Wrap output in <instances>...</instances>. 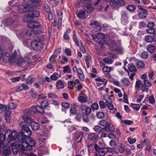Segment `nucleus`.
<instances>
[{"label":"nucleus","instance_id":"obj_40","mask_svg":"<svg viewBox=\"0 0 156 156\" xmlns=\"http://www.w3.org/2000/svg\"><path fill=\"white\" fill-rule=\"evenodd\" d=\"M25 81L27 84H31L33 83V78L31 76H29L26 79Z\"/></svg>","mask_w":156,"mask_h":156},{"label":"nucleus","instance_id":"obj_16","mask_svg":"<svg viewBox=\"0 0 156 156\" xmlns=\"http://www.w3.org/2000/svg\"><path fill=\"white\" fill-rule=\"evenodd\" d=\"M77 17L79 19H84L86 18V13L84 10L81 9L76 13Z\"/></svg>","mask_w":156,"mask_h":156},{"label":"nucleus","instance_id":"obj_36","mask_svg":"<svg viewBox=\"0 0 156 156\" xmlns=\"http://www.w3.org/2000/svg\"><path fill=\"white\" fill-rule=\"evenodd\" d=\"M98 37L100 40H101V41L103 42L104 40L105 37V35L101 33H98L97 34Z\"/></svg>","mask_w":156,"mask_h":156},{"label":"nucleus","instance_id":"obj_61","mask_svg":"<svg viewBox=\"0 0 156 156\" xmlns=\"http://www.w3.org/2000/svg\"><path fill=\"white\" fill-rule=\"evenodd\" d=\"M125 0H117L118 5L119 6H122L125 5L124 1Z\"/></svg>","mask_w":156,"mask_h":156},{"label":"nucleus","instance_id":"obj_22","mask_svg":"<svg viewBox=\"0 0 156 156\" xmlns=\"http://www.w3.org/2000/svg\"><path fill=\"white\" fill-rule=\"evenodd\" d=\"M106 41L107 39L105 38V40H104V41L109 47H112L115 44V41L113 40H109L108 42H107Z\"/></svg>","mask_w":156,"mask_h":156},{"label":"nucleus","instance_id":"obj_49","mask_svg":"<svg viewBox=\"0 0 156 156\" xmlns=\"http://www.w3.org/2000/svg\"><path fill=\"white\" fill-rule=\"evenodd\" d=\"M76 108L74 107H71L70 109V112L71 114L73 115H76L77 113Z\"/></svg>","mask_w":156,"mask_h":156},{"label":"nucleus","instance_id":"obj_46","mask_svg":"<svg viewBox=\"0 0 156 156\" xmlns=\"http://www.w3.org/2000/svg\"><path fill=\"white\" fill-rule=\"evenodd\" d=\"M97 116L99 119H102L105 116L104 113L103 112H99L97 113Z\"/></svg>","mask_w":156,"mask_h":156},{"label":"nucleus","instance_id":"obj_60","mask_svg":"<svg viewBox=\"0 0 156 156\" xmlns=\"http://www.w3.org/2000/svg\"><path fill=\"white\" fill-rule=\"evenodd\" d=\"M44 9L47 12H51V9L49 5L47 3H45L44 4Z\"/></svg>","mask_w":156,"mask_h":156},{"label":"nucleus","instance_id":"obj_13","mask_svg":"<svg viewBox=\"0 0 156 156\" xmlns=\"http://www.w3.org/2000/svg\"><path fill=\"white\" fill-rule=\"evenodd\" d=\"M98 136L95 133H90L87 135V139L89 141L93 142L96 141L98 139Z\"/></svg>","mask_w":156,"mask_h":156},{"label":"nucleus","instance_id":"obj_3","mask_svg":"<svg viewBox=\"0 0 156 156\" xmlns=\"http://www.w3.org/2000/svg\"><path fill=\"white\" fill-rule=\"evenodd\" d=\"M16 55L17 52L15 51L12 54V57L10 61V64L15 65L17 66H20L24 65L28 66L31 64V60L29 58L26 57L23 58L20 57L16 59Z\"/></svg>","mask_w":156,"mask_h":156},{"label":"nucleus","instance_id":"obj_31","mask_svg":"<svg viewBox=\"0 0 156 156\" xmlns=\"http://www.w3.org/2000/svg\"><path fill=\"white\" fill-rule=\"evenodd\" d=\"M48 97L52 99H56L58 98V96L52 93H49L48 94Z\"/></svg>","mask_w":156,"mask_h":156},{"label":"nucleus","instance_id":"obj_23","mask_svg":"<svg viewBox=\"0 0 156 156\" xmlns=\"http://www.w3.org/2000/svg\"><path fill=\"white\" fill-rule=\"evenodd\" d=\"M122 83L126 87L129 86L130 84V82L129 79L125 77H123L122 80Z\"/></svg>","mask_w":156,"mask_h":156},{"label":"nucleus","instance_id":"obj_42","mask_svg":"<svg viewBox=\"0 0 156 156\" xmlns=\"http://www.w3.org/2000/svg\"><path fill=\"white\" fill-rule=\"evenodd\" d=\"M136 66L138 68H143L144 66V64L143 62L139 61L137 62Z\"/></svg>","mask_w":156,"mask_h":156},{"label":"nucleus","instance_id":"obj_24","mask_svg":"<svg viewBox=\"0 0 156 156\" xmlns=\"http://www.w3.org/2000/svg\"><path fill=\"white\" fill-rule=\"evenodd\" d=\"M129 70L131 72H135L136 71V69L135 66L132 64H130L128 65Z\"/></svg>","mask_w":156,"mask_h":156},{"label":"nucleus","instance_id":"obj_39","mask_svg":"<svg viewBox=\"0 0 156 156\" xmlns=\"http://www.w3.org/2000/svg\"><path fill=\"white\" fill-rule=\"evenodd\" d=\"M145 40L147 42L151 43L153 41L154 39L152 36L148 35L145 37Z\"/></svg>","mask_w":156,"mask_h":156},{"label":"nucleus","instance_id":"obj_15","mask_svg":"<svg viewBox=\"0 0 156 156\" xmlns=\"http://www.w3.org/2000/svg\"><path fill=\"white\" fill-rule=\"evenodd\" d=\"M28 14L29 16H30V18H34L39 17L40 12L39 11L36 10H29Z\"/></svg>","mask_w":156,"mask_h":156},{"label":"nucleus","instance_id":"obj_27","mask_svg":"<svg viewBox=\"0 0 156 156\" xmlns=\"http://www.w3.org/2000/svg\"><path fill=\"white\" fill-rule=\"evenodd\" d=\"M36 111L41 114H44V111L43 108L39 105L36 106Z\"/></svg>","mask_w":156,"mask_h":156},{"label":"nucleus","instance_id":"obj_7","mask_svg":"<svg viewBox=\"0 0 156 156\" xmlns=\"http://www.w3.org/2000/svg\"><path fill=\"white\" fill-rule=\"evenodd\" d=\"M99 124L100 126L104 127L102 128V130H105L106 133H112L115 130V126L112 125L110 127V124L108 123L107 121L105 120H102L100 121Z\"/></svg>","mask_w":156,"mask_h":156},{"label":"nucleus","instance_id":"obj_41","mask_svg":"<svg viewBox=\"0 0 156 156\" xmlns=\"http://www.w3.org/2000/svg\"><path fill=\"white\" fill-rule=\"evenodd\" d=\"M136 8V7L133 5H129L127 7V9L130 12L134 11Z\"/></svg>","mask_w":156,"mask_h":156},{"label":"nucleus","instance_id":"obj_57","mask_svg":"<svg viewBox=\"0 0 156 156\" xmlns=\"http://www.w3.org/2000/svg\"><path fill=\"white\" fill-rule=\"evenodd\" d=\"M58 73H55L50 76V78L52 80H55L58 79Z\"/></svg>","mask_w":156,"mask_h":156},{"label":"nucleus","instance_id":"obj_5","mask_svg":"<svg viewBox=\"0 0 156 156\" xmlns=\"http://www.w3.org/2000/svg\"><path fill=\"white\" fill-rule=\"evenodd\" d=\"M91 0H81L80 2V7H82L88 13H91L94 10V9L90 4Z\"/></svg>","mask_w":156,"mask_h":156},{"label":"nucleus","instance_id":"obj_2","mask_svg":"<svg viewBox=\"0 0 156 156\" xmlns=\"http://www.w3.org/2000/svg\"><path fill=\"white\" fill-rule=\"evenodd\" d=\"M19 135V133H17L15 130H7L4 134L0 133V147L4 148L5 145L3 143V141L5 140L6 137H7V140L8 144H16L17 143V139L18 140V137Z\"/></svg>","mask_w":156,"mask_h":156},{"label":"nucleus","instance_id":"obj_50","mask_svg":"<svg viewBox=\"0 0 156 156\" xmlns=\"http://www.w3.org/2000/svg\"><path fill=\"white\" fill-rule=\"evenodd\" d=\"M73 38H74V40L75 43H76V45L78 46H80V41L79 42L78 40L77 39V37H76V36L75 33H74L73 34Z\"/></svg>","mask_w":156,"mask_h":156},{"label":"nucleus","instance_id":"obj_29","mask_svg":"<svg viewBox=\"0 0 156 156\" xmlns=\"http://www.w3.org/2000/svg\"><path fill=\"white\" fill-rule=\"evenodd\" d=\"M92 37L93 38L94 41L96 42L97 44L100 43L101 42V40H100L99 38L98 37V35L95 34H92Z\"/></svg>","mask_w":156,"mask_h":156},{"label":"nucleus","instance_id":"obj_12","mask_svg":"<svg viewBox=\"0 0 156 156\" xmlns=\"http://www.w3.org/2000/svg\"><path fill=\"white\" fill-rule=\"evenodd\" d=\"M30 9V6L26 4L18 5V10L20 12H25L28 11Z\"/></svg>","mask_w":156,"mask_h":156},{"label":"nucleus","instance_id":"obj_64","mask_svg":"<svg viewBox=\"0 0 156 156\" xmlns=\"http://www.w3.org/2000/svg\"><path fill=\"white\" fill-rule=\"evenodd\" d=\"M98 104L94 103L91 106V108L94 110H97L98 108Z\"/></svg>","mask_w":156,"mask_h":156},{"label":"nucleus","instance_id":"obj_58","mask_svg":"<svg viewBox=\"0 0 156 156\" xmlns=\"http://www.w3.org/2000/svg\"><path fill=\"white\" fill-rule=\"evenodd\" d=\"M148 54L147 52L144 51L141 55V57L143 59H146L148 56Z\"/></svg>","mask_w":156,"mask_h":156},{"label":"nucleus","instance_id":"obj_62","mask_svg":"<svg viewBox=\"0 0 156 156\" xmlns=\"http://www.w3.org/2000/svg\"><path fill=\"white\" fill-rule=\"evenodd\" d=\"M106 103H104V102L102 101H100L99 102V104L100 105V107L101 108H104L106 107Z\"/></svg>","mask_w":156,"mask_h":156},{"label":"nucleus","instance_id":"obj_45","mask_svg":"<svg viewBox=\"0 0 156 156\" xmlns=\"http://www.w3.org/2000/svg\"><path fill=\"white\" fill-rule=\"evenodd\" d=\"M70 32V30L69 29H67L64 34L63 36L64 39L66 40L69 39V37L68 36V33Z\"/></svg>","mask_w":156,"mask_h":156},{"label":"nucleus","instance_id":"obj_35","mask_svg":"<svg viewBox=\"0 0 156 156\" xmlns=\"http://www.w3.org/2000/svg\"><path fill=\"white\" fill-rule=\"evenodd\" d=\"M112 67L105 66L103 67L102 70L104 72L109 73L112 70Z\"/></svg>","mask_w":156,"mask_h":156},{"label":"nucleus","instance_id":"obj_26","mask_svg":"<svg viewBox=\"0 0 156 156\" xmlns=\"http://www.w3.org/2000/svg\"><path fill=\"white\" fill-rule=\"evenodd\" d=\"M78 101L82 102H86L87 101V98L86 95L80 96L78 98Z\"/></svg>","mask_w":156,"mask_h":156},{"label":"nucleus","instance_id":"obj_43","mask_svg":"<svg viewBox=\"0 0 156 156\" xmlns=\"http://www.w3.org/2000/svg\"><path fill=\"white\" fill-rule=\"evenodd\" d=\"M140 105L141 104H133L132 106L133 108L136 111H138L140 108Z\"/></svg>","mask_w":156,"mask_h":156},{"label":"nucleus","instance_id":"obj_59","mask_svg":"<svg viewBox=\"0 0 156 156\" xmlns=\"http://www.w3.org/2000/svg\"><path fill=\"white\" fill-rule=\"evenodd\" d=\"M155 47L154 46H150L148 47L147 50L150 53H152L154 52Z\"/></svg>","mask_w":156,"mask_h":156},{"label":"nucleus","instance_id":"obj_18","mask_svg":"<svg viewBox=\"0 0 156 156\" xmlns=\"http://www.w3.org/2000/svg\"><path fill=\"white\" fill-rule=\"evenodd\" d=\"M15 21L16 19L15 17H13L12 18L7 19L4 22V24L6 26H11L15 23Z\"/></svg>","mask_w":156,"mask_h":156},{"label":"nucleus","instance_id":"obj_20","mask_svg":"<svg viewBox=\"0 0 156 156\" xmlns=\"http://www.w3.org/2000/svg\"><path fill=\"white\" fill-rule=\"evenodd\" d=\"M64 87V83L60 80H58L56 83V88L58 90L62 89Z\"/></svg>","mask_w":156,"mask_h":156},{"label":"nucleus","instance_id":"obj_54","mask_svg":"<svg viewBox=\"0 0 156 156\" xmlns=\"http://www.w3.org/2000/svg\"><path fill=\"white\" fill-rule=\"evenodd\" d=\"M110 145L112 147L115 148L117 146V144L116 142L114 140H111L109 143Z\"/></svg>","mask_w":156,"mask_h":156},{"label":"nucleus","instance_id":"obj_25","mask_svg":"<svg viewBox=\"0 0 156 156\" xmlns=\"http://www.w3.org/2000/svg\"><path fill=\"white\" fill-rule=\"evenodd\" d=\"M114 51L117 52L118 53L122 54L124 52V50L121 46H119L116 48Z\"/></svg>","mask_w":156,"mask_h":156},{"label":"nucleus","instance_id":"obj_4","mask_svg":"<svg viewBox=\"0 0 156 156\" xmlns=\"http://www.w3.org/2000/svg\"><path fill=\"white\" fill-rule=\"evenodd\" d=\"M94 147L97 152H93V154L94 156H98V153L99 155L103 156L108 152L111 153L113 154L116 153V151L114 149L113 151H112V149L110 150V148L109 149L107 147L101 148L96 144H94Z\"/></svg>","mask_w":156,"mask_h":156},{"label":"nucleus","instance_id":"obj_38","mask_svg":"<svg viewBox=\"0 0 156 156\" xmlns=\"http://www.w3.org/2000/svg\"><path fill=\"white\" fill-rule=\"evenodd\" d=\"M36 112V105L32 106L30 108L29 112H30L31 114H33L34 113Z\"/></svg>","mask_w":156,"mask_h":156},{"label":"nucleus","instance_id":"obj_9","mask_svg":"<svg viewBox=\"0 0 156 156\" xmlns=\"http://www.w3.org/2000/svg\"><path fill=\"white\" fill-rule=\"evenodd\" d=\"M31 46L32 48L35 51H39L43 48L42 43L37 40H35L31 42Z\"/></svg>","mask_w":156,"mask_h":156},{"label":"nucleus","instance_id":"obj_21","mask_svg":"<svg viewBox=\"0 0 156 156\" xmlns=\"http://www.w3.org/2000/svg\"><path fill=\"white\" fill-rule=\"evenodd\" d=\"M90 25L93 26V27L95 29L96 31H99L101 29L99 23L96 21H94L93 23H91Z\"/></svg>","mask_w":156,"mask_h":156},{"label":"nucleus","instance_id":"obj_37","mask_svg":"<svg viewBox=\"0 0 156 156\" xmlns=\"http://www.w3.org/2000/svg\"><path fill=\"white\" fill-rule=\"evenodd\" d=\"M48 105V102L47 100H43L41 102V106L43 108H45Z\"/></svg>","mask_w":156,"mask_h":156},{"label":"nucleus","instance_id":"obj_34","mask_svg":"<svg viewBox=\"0 0 156 156\" xmlns=\"http://www.w3.org/2000/svg\"><path fill=\"white\" fill-rule=\"evenodd\" d=\"M17 37L20 39H21L23 43L25 44H27L28 42V39L24 38L23 37L20 36V34H17Z\"/></svg>","mask_w":156,"mask_h":156},{"label":"nucleus","instance_id":"obj_1","mask_svg":"<svg viewBox=\"0 0 156 156\" xmlns=\"http://www.w3.org/2000/svg\"><path fill=\"white\" fill-rule=\"evenodd\" d=\"M23 121H21L19 125L21 128V132L19 133L18 140L21 144H19V148L22 150H32L33 147L35 145V142L30 137L32 132L30 129L26 126L29 123L27 122L23 119Z\"/></svg>","mask_w":156,"mask_h":156},{"label":"nucleus","instance_id":"obj_19","mask_svg":"<svg viewBox=\"0 0 156 156\" xmlns=\"http://www.w3.org/2000/svg\"><path fill=\"white\" fill-rule=\"evenodd\" d=\"M77 73L80 80L83 81L85 79V76L82 70L80 68H78L77 69Z\"/></svg>","mask_w":156,"mask_h":156},{"label":"nucleus","instance_id":"obj_47","mask_svg":"<svg viewBox=\"0 0 156 156\" xmlns=\"http://www.w3.org/2000/svg\"><path fill=\"white\" fill-rule=\"evenodd\" d=\"M17 105L13 102L10 103L9 104V106L10 108L12 109H14L17 107Z\"/></svg>","mask_w":156,"mask_h":156},{"label":"nucleus","instance_id":"obj_52","mask_svg":"<svg viewBox=\"0 0 156 156\" xmlns=\"http://www.w3.org/2000/svg\"><path fill=\"white\" fill-rule=\"evenodd\" d=\"M144 83L145 86L147 87H150L151 83L148 80H144Z\"/></svg>","mask_w":156,"mask_h":156},{"label":"nucleus","instance_id":"obj_11","mask_svg":"<svg viewBox=\"0 0 156 156\" xmlns=\"http://www.w3.org/2000/svg\"><path fill=\"white\" fill-rule=\"evenodd\" d=\"M137 7L141 11L138 14L139 17L141 19L146 18L147 16V11L142 8L141 5H138Z\"/></svg>","mask_w":156,"mask_h":156},{"label":"nucleus","instance_id":"obj_8","mask_svg":"<svg viewBox=\"0 0 156 156\" xmlns=\"http://www.w3.org/2000/svg\"><path fill=\"white\" fill-rule=\"evenodd\" d=\"M22 118L27 122L29 123L30 125L33 130L37 131L40 129V126L39 124L37 122L33 121L30 116L27 115H24L22 116Z\"/></svg>","mask_w":156,"mask_h":156},{"label":"nucleus","instance_id":"obj_55","mask_svg":"<svg viewBox=\"0 0 156 156\" xmlns=\"http://www.w3.org/2000/svg\"><path fill=\"white\" fill-rule=\"evenodd\" d=\"M63 71L64 73H69L71 70V69L69 66H66L63 68Z\"/></svg>","mask_w":156,"mask_h":156},{"label":"nucleus","instance_id":"obj_30","mask_svg":"<svg viewBox=\"0 0 156 156\" xmlns=\"http://www.w3.org/2000/svg\"><path fill=\"white\" fill-rule=\"evenodd\" d=\"M10 150L9 148L5 149L3 151V156H9L10 153Z\"/></svg>","mask_w":156,"mask_h":156},{"label":"nucleus","instance_id":"obj_33","mask_svg":"<svg viewBox=\"0 0 156 156\" xmlns=\"http://www.w3.org/2000/svg\"><path fill=\"white\" fill-rule=\"evenodd\" d=\"M109 4L112 6L114 7H117L118 5V3L114 0H111L109 2Z\"/></svg>","mask_w":156,"mask_h":156},{"label":"nucleus","instance_id":"obj_6","mask_svg":"<svg viewBox=\"0 0 156 156\" xmlns=\"http://www.w3.org/2000/svg\"><path fill=\"white\" fill-rule=\"evenodd\" d=\"M41 32L36 29H32L26 30L23 32L18 34H20V36L23 37L25 39H29Z\"/></svg>","mask_w":156,"mask_h":156},{"label":"nucleus","instance_id":"obj_44","mask_svg":"<svg viewBox=\"0 0 156 156\" xmlns=\"http://www.w3.org/2000/svg\"><path fill=\"white\" fill-rule=\"evenodd\" d=\"M121 18H128V14L125 11H122L121 12Z\"/></svg>","mask_w":156,"mask_h":156},{"label":"nucleus","instance_id":"obj_17","mask_svg":"<svg viewBox=\"0 0 156 156\" xmlns=\"http://www.w3.org/2000/svg\"><path fill=\"white\" fill-rule=\"evenodd\" d=\"M40 26V24L34 21H30L29 22L27 25V27L30 28H33V29H36Z\"/></svg>","mask_w":156,"mask_h":156},{"label":"nucleus","instance_id":"obj_28","mask_svg":"<svg viewBox=\"0 0 156 156\" xmlns=\"http://www.w3.org/2000/svg\"><path fill=\"white\" fill-rule=\"evenodd\" d=\"M103 61L105 63L108 64H111L113 62V61H112V59L108 57L103 58Z\"/></svg>","mask_w":156,"mask_h":156},{"label":"nucleus","instance_id":"obj_10","mask_svg":"<svg viewBox=\"0 0 156 156\" xmlns=\"http://www.w3.org/2000/svg\"><path fill=\"white\" fill-rule=\"evenodd\" d=\"M61 51L60 48H57L53 52V55L50 57L49 61L50 63H57V58L58 55Z\"/></svg>","mask_w":156,"mask_h":156},{"label":"nucleus","instance_id":"obj_48","mask_svg":"<svg viewBox=\"0 0 156 156\" xmlns=\"http://www.w3.org/2000/svg\"><path fill=\"white\" fill-rule=\"evenodd\" d=\"M94 130L96 132H101L102 130V128L99 126H96L93 128Z\"/></svg>","mask_w":156,"mask_h":156},{"label":"nucleus","instance_id":"obj_56","mask_svg":"<svg viewBox=\"0 0 156 156\" xmlns=\"http://www.w3.org/2000/svg\"><path fill=\"white\" fill-rule=\"evenodd\" d=\"M128 18H121V23L124 25H126L128 23Z\"/></svg>","mask_w":156,"mask_h":156},{"label":"nucleus","instance_id":"obj_14","mask_svg":"<svg viewBox=\"0 0 156 156\" xmlns=\"http://www.w3.org/2000/svg\"><path fill=\"white\" fill-rule=\"evenodd\" d=\"M12 57V55H11L8 52L4 53L3 54L2 53V58L3 61L5 62H7L9 61L10 63L11 59Z\"/></svg>","mask_w":156,"mask_h":156},{"label":"nucleus","instance_id":"obj_53","mask_svg":"<svg viewBox=\"0 0 156 156\" xmlns=\"http://www.w3.org/2000/svg\"><path fill=\"white\" fill-rule=\"evenodd\" d=\"M81 133L80 132H76L75 133V139L76 140H78L80 138V140L82 138L81 137Z\"/></svg>","mask_w":156,"mask_h":156},{"label":"nucleus","instance_id":"obj_51","mask_svg":"<svg viewBox=\"0 0 156 156\" xmlns=\"http://www.w3.org/2000/svg\"><path fill=\"white\" fill-rule=\"evenodd\" d=\"M148 101L149 103L152 105H154L155 103V99L153 95H151L148 98Z\"/></svg>","mask_w":156,"mask_h":156},{"label":"nucleus","instance_id":"obj_63","mask_svg":"<svg viewBox=\"0 0 156 156\" xmlns=\"http://www.w3.org/2000/svg\"><path fill=\"white\" fill-rule=\"evenodd\" d=\"M106 105L107 106L108 108L110 110H113L114 108V106L113 105L112 103V102H110L108 103H106Z\"/></svg>","mask_w":156,"mask_h":156},{"label":"nucleus","instance_id":"obj_32","mask_svg":"<svg viewBox=\"0 0 156 156\" xmlns=\"http://www.w3.org/2000/svg\"><path fill=\"white\" fill-rule=\"evenodd\" d=\"M104 99L105 101V103L112 102V99L108 95H105L104 96Z\"/></svg>","mask_w":156,"mask_h":156}]
</instances>
